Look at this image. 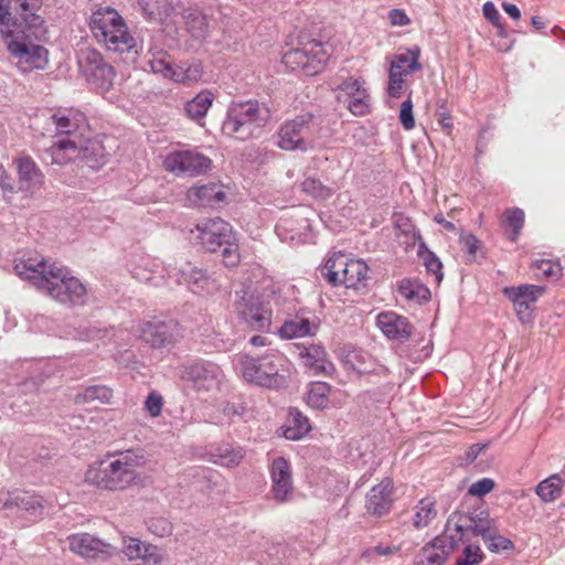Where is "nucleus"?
<instances>
[{"label":"nucleus","instance_id":"obj_51","mask_svg":"<svg viewBox=\"0 0 565 565\" xmlns=\"http://www.w3.org/2000/svg\"><path fill=\"white\" fill-rule=\"evenodd\" d=\"M483 542L491 552H495V553H499L502 551H508L513 547V543L509 539L502 536L499 533L498 526H495L493 529L492 533H489L483 539Z\"/></svg>","mask_w":565,"mask_h":565},{"label":"nucleus","instance_id":"obj_37","mask_svg":"<svg viewBox=\"0 0 565 565\" xmlns=\"http://www.w3.org/2000/svg\"><path fill=\"white\" fill-rule=\"evenodd\" d=\"M311 429L309 419L297 408H290L287 424L284 430L285 438L289 440H299Z\"/></svg>","mask_w":565,"mask_h":565},{"label":"nucleus","instance_id":"obj_64","mask_svg":"<svg viewBox=\"0 0 565 565\" xmlns=\"http://www.w3.org/2000/svg\"><path fill=\"white\" fill-rule=\"evenodd\" d=\"M484 444H473L466 451V463H471L484 450Z\"/></svg>","mask_w":565,"mask_h":565},{"label":"nucleus","instance_id":"obj_3","mask_svg":"<svg viewBox=\"0 0 565 565\" xmlns=\"http://www.w3.org/2000/svg\"><path fill=\"white\" fill-rule=\"evenodd\" d=\"M44 119L41 127L42 135L63 136L65 139L54 141L47 149L52 163L65 164L67 158L64 154L68 151H76L81 147L83 138L89 135L87 118L85 114L75 108H61L55 111H49L35 119V125L40 126V120Z\"/></svg>","mask_w":565,"mask_h":565},{"label":"nucleus","instance_id":"obj_22","mask_svg":"<svg viewBox=\"0 0 565 565\" xmlns=\"http://www.w3.org/2000/svg\"><path fill=\"white\" fill-rule=\"evenodd\" d=\"M275 231L282 242H306L310 223L307 217L300 214V210H292V213H287L279 218Z\"/></svg>","mask_w":565,"mask_h":565},{"label":"nucleus","instance_id":"obj_54","mask_svg":"<svg viewBox=\"0 0 565 565\" xmlns=\"http://www.w3.org/2000/svg\"><path fill=\"white\" fill-rule=\"evenodd\" d=\"M398 118L404 129L412 130L415 127L413 102L411 98H407L402 103Z\"/></svg>","mask_w":565,"mask_h":565},{"label":"nucleus","instance_id":"obj_44","mask_svg":"<svg viewBox=\"0 0 565 565\" xmlns=\"http://www.w3.org/2000/svg\"><path fill=\"white\" fill-rule=\"evenodd\" d=\"M418 50L416 52L397 54L392 61L390 70H394L396 66L397 68L395 70V73L407 76L422 68V65L418 62Z\"/></svg>","mask_w":565,"mask_h":565},{"label":"nucleus","instance_id":"obj_41","mask_svg":"<svg viewBox=\"0 0 565 565\" xmlns=\"http://www.w3.org/2000/svg\"><path fill=\"white\" fill-rule=\"evenodd\" d=\"M562 488L561 477L552 475L536 486L535 492L543 502H553L561 497Z\"/></svg>","mask_w":565,"mask_h":565},{"label":"nucleus","instance_id":"obj_33","mask_svg":"<svg viewBox=\"0 0 565 565\" xmlns=\"http://www.w3.org/2000/svg\"><path fill=\"white\" fill-rule=\"evenodd\" d=\"M81 143V147L76 149V151H68L64 154L65 157H68L67 162L79 159L93 170H97L105 164L106 160L104 148L98 141L90 138V134L85 136Z\"/></svg>","mask_w":565,"mask_h":565},{"label":"nucleus","instance_id":"obj_20","mask_svg":"<svg viewBox=\"0 0 565 565\" xmlns=\"http://www.w3.org/2000/svg\"><path fill=\"white\" fill-rule=\"evenodd\" d=\"M0 503L6 510L21 513L31 520H36L43 514V500L41 497L28 491H14L0 498Z\"/></svg>","mask_w":565,"mask_h":565},{"label":"nucleus","instance_id":"obj_6","mask_svg":"<svg viewBox=\"0 0 565 565\" xmlns=\"http://www.w3.org/2000/svg\"><path fill=\"white\" fill-rule=\"evenodd\" d=\"M270 117V109L266 103L256 99L233 102L227 108L222 131L237 140H248L260 134Z\"/></svg>","mask_w":565,"mask_h":565},{"label":"nucleus","instance_id":"obj_50","mask_svg":"<svg viewBox=\"0 0 565 565\" xmlns=\"http://www.w3.org/2000/svg\"><path fill=\"white\" fill-rule=\"evenodd\" d=\"M348 104L349 110L355 116H363L370 110V95L367 89L364 88L352 96L350 99H344Z\"/></svg>","mask_w":565,"mask_h":565},{"label":"nucleus","instance_id":"obj_56","mask_svg":"<svg viewBox=\"0 0 565 565\" xmlns=\"http://www.w3.org/2000/svg\"><path fill=\"white\" fill-rule=\"evenodd\" d=\"M460 244L462 250L467 254L469 260L476 259L477 250L479 248V239L472 234H462L460 236Z\"/></svg>","mask_w":565,"mask_h":565},{"label":"nucleus","instance_id":"obj_18","mask_svg":"<svg viewBox=\"0 0 565 565\" xmlns=\"http://www.w3.org/2000/svg\"><path fill=\"white\" fill-rule=\"evenodd\" d=\"M271 495L278 503L290 501L294 493L290 463L284 457H276L270 465Z\"/></svg>","mask_w":565,"mask_h":565},{"label":"nucleus","instance_id":"obj_2","mask_svg":"<svg viewBox=\"0 0 565 565\" xmlns=\"http://www.w3.org/2000/svg\"><path fill=\"white\" fill-rule=\"evenodd\" d=\"M21 278L31 280L41 291L61 303L82 306L87 300V290L83 282L70 275L64 266L44 259L29 258L14 265Z\"/></svg>","mask_w":565,"mask_h":565},{"label":"nucleus","instance_id":"obj_15","mask_svg":"<svg viewBox=\"0 0 565 565\" xmlns=\"http://www.w3.org/2000/svg\"><path fill=\"white\" fill-rule=\"evenodd\" d=\"M79 65L88 81L102 92H107L114 83L115 70L105 63L102 54L96 50H86L81 53Z\"/></svg>","mask_w":565,"mask_h":565},{"label":"nucleus","instance_id":"obj_55","mask_svg":"<svg viewBox=\"0 0 565 565\" xmlns=\"http://www.w3.org/2000/svg\"><path fill=\"white\" fill-rule=\"evenodd\" d=\"M494 481L490 478L477 480L468 488V493L472 497L482 498L494 489Z\"/></svg>","mask_w":565,"mask_h":565},{"label":"nucleus","instance_id":"obj_43","mask_svg":"<svg viewBox=\"0 0 565 565\" xmlns=\"http://www.w3.org/2000/svg\"><path fill=\"white\" fill-rule=\"evenodd\" d=\"M436 515L437 510L435 507V501L428 498L422 499L415 507L413 526L418 530L426 527L436 518Z\"/></svg>","mask_w":565,"mask_h":565},{"label":"nucleus","instance_id":"obj_61","mask_svg":"<svg viewBox=\"0 0 565 565\" xmlns=\"http://www.w3.org/2000/svg\"><path fill=\"white\" fill-rule=\"evenodd\" d=\"M425 266L428 273L435 275L437 281L443 279V265L436 256L430 254L429 257L425 260Z\"/></svg>","mask_w":565,"mask_h":565},{"label":"nucleus","instance_id":"obj_42","mask_svg":"<svg viewBox=\"0 0 565 565\" xmlns=\"http://www.w3.org/2000/svg\"><path fill=\"white\" fill-rule=\"evenodd\" d=\"M330 385L324 382L311 383L307 391V404L315 409H323L329 404Z\"/></svg>","mask_w":565,"mask_h":565},{"label":"nucleus","instance_id":"obj_8","mask_svg":"<svg viewBox=\"0 0 565 565\" xmlns=\"http://www.w3.org/2000/svg\"><path fill=\"white\" fill-rule=\"evenodd\" d=\"M194 239L207 252H220L226 267H235L241 260L237 239L230 223L220 217L205 218L192 230Z\"/></svg>","mask_w":565,"mask_h":565},{"label":"nucleus","instance_id":"obj_53","mask_svg":"<svg viewBox=\"0 0 565 565\" xmlns=\"http://www.w3.org/2000/svg\"><path fill=\"white\" fill-rule=\"evenodd\" d=\"M396 68L397 67L395 66L394 70H390L388 72L387 94L392 98L401 97L402 89L404 88L405 85V75L395 73Z\"/></svg>","mask_w":565,"mask_h":565},{"label":"nucleus","instance_id":"obj_34","mask_svg":"<svg viewBox=\"0 0 565 565\" xmlns=\"http://www.w3.org/2000/svg\"><path fill=\"white\" fill-rule=\"evenodd\" d=\"M188 201L195 206L214 207L225 199L222 185L207 183L189 189L186 193Z\"/></svg>","mask_w":565,"mask_h":565},{"label":"nucleus","instance_id":"obj_19","mask_svg":"<svg viewBox=\"0 0 565 565\" xmlns=\"http://www.w3.org/2000/svg\"><path fill=\"white\" fill-rule=\"evenodd\" d=\"M131 275L140 282L161 286L170 279L171 266L150 256H141L131 269Z\"/></svg>","mask_w":565,"mask_h":565},{"label":"nucleus","instance_id":"obj_35","mask_svg":"<svg viewBox=\"0 0 565 565\" xmlns=\"http://www.w3.org/2000/svg\"><path fill=\"white\" fill-rule=\"evenodd\" d=\"M245 449L235 443H221L211 446L209 456L215 465L233 468L241 463L245 457Z\"/></svg>","mask_w":565,"mask_h":565},{"label":"nucleus","instance_id":"obj_10","mask_svg":"<svg viewBox=\"0 0 565 565\" xmlns=\"http://www.w3.org/2000/svg\"><path fill=\"white\" fill-rule=\"evenodd\" d=\"M367 265L361 259H351L341 252L328 257L321 276L332 286L359 289L367 279Z\"/></svg>","mask_w":565,"mask_h":565},{"label":"nucleus","instance_id":"obj_40","mask_svg":"<svg viewBox=\"0 0 565 565\" xmlns=\"http://www.w3.org/2000/svg\"><path fill=\"white\" fill-rule=\"evenodd\" d=\"M185 26L188 32L195 40H203L209 32V23L206 17L196 9H190L185 14Z\"/></svg>","mask_w":565,"mask_h":565},{"label":"nucleus","instance_id":"obj_63","mask_svg":"<svg viewBox=\"0 0 565 565\" xmlns=\"http://www.w3.org/2000/svg\"><path fill=\"white\" fill-rule=\"evenodd\" d=\"M438 115V122L443 127V129L449 134L452 129V118L450 114L447 111V109L441 106L437 113Z\"/></svg>","mask_w":565,"mask_h":565},{"label":"nucleus","instance_id":"obj_48","mask_svg":"<svg viewBox=\"0 0 565 565\" xmlns=\"http://www.w3.org/2000/svg\"><path fill=\"white\" fill-rule=\"evenodd\" d=\"M175 75L172 81L182 84H191L198 82L202 76V66L199 63L189 65H175Z\"/></svg>","mask_w":565,"mask_h":565},{"label":"nucleus","instance_id":"obj_39","mask_svg":"<svg viewBox=\"0 0 565 565\" xmlns=\"http://www.w3.org/2000/svg\"><path fill=\"white\" fill-rule=\"evenodd\" d=\"M213 99L214 96L209 90L199 93L193 99L185 104L184 110L188 117L195 121L202 120L212 106Z\"/></svg>","mask_w":565,"mask_h":565},{"label":"nucleus","instance_id":"obj_62","mask_svg":"<svg viewBox=\"0 0 565 565\" xmlns=\"http://www.w3.org/2000/svg\"><path fill=\"white\" fill-rule=\"evenodd\" d=\"M388 20H390L391 24L395 25V26H404V25L409 24V22H411L409 18L405 13V11L399 10V9H392L388 12Z\"/></svg>","mask_w":565,"mask_h":565},{"label":"nucleus","instance_id":"obj_30","mask_svg":"<svg viewBox=\"0 0 565 565\" xmlns=\"http://www.w3.org/2000/svg\"><path fill=\"white\" fill-rule=\"evenodd\" d=\"M170 279L185 285L194 294L202 292L210 284L206 271L191 263H185L180 268L171 267Z\"/></svg>","mask_w":565,"mask_h":565},{"label":"nucleus","instance_id":"obj_14","mask_svg":"<svg viewBox=\"0 0 565 565\" xmlns=\"http://www.w3.org/2000/svg\"><path fill=\"white\" fill-rule=\"evenodd\" d=\"M182 379L190 382L198 392H209L217 388L223 372L213 362L199 360L183 365Z\"/></svg>","mask_w":565,"mask_h":565},{"label":"nucleus","instance_id":"obj_57","mask_svg":"<svg viewBox=\"0 0 565 565\" xmlns=\"http://www.w3.org/2000/svg\"><path fill=\"white\" fill-rule=\"evenodd\" d=\"M149 530L157 536L163 537L172 532L171 523L166 519H152L148 523Z\"/></svg>","mask_w":565,"mask_h":565},{"label":"nucleus","instance_id":"obj_28","mask_svg":"<svg viewBox=\"0 0 565 565\" xmlns=\"http://www.w3.org/2000/svg\"><path fill=\"white\" fill-rule=\"evenodd\" d=\"M298 289L290 284L275 285L264 292L268 306H275L278 311L286 316L299 310Z\"/></svg>","mask_w":565,"mask_h":565},{"label":"nucleus","instance_id":"obj_29","mask_svg":"<svg viewBox=\"0 0 565 565\" xmlns=\"http://www.w3.org/2000/svg\"><path fill=\"white\" fill-rule=\"evenodd\" d=\"M309 312L299 309L292 312V316L284 321L278 332L284 339L303 338L315 335L318 330V323L311 320Z\"/></svg>","mask_w":565,"mask_h":565},{"label":"nucleus","instance_id":"obj_59","mask_svg":"<svg viewBox=\"0 0 565 565\" xmlns=\"http://www.w3.org/2000/svg\"><path fill=\"white\" fill-rule=\"evenodd\" d=\"M482 12H483L484 18L490 23H492L495 28L500 29L501 31L503 30V26L500 22L501 15L492 2H490V1L486 2L482 7Z\"/></svg>","mask_w":565,"mask_h":565},{"label":"nucleus","instance_id":"obj_52","mask_svg":"<svg viewBox=\"0 0 565 565\" xmlns=\"http://www.w3.org/2000/svg\"><path fill=\"white\" fill-rule=\"evenodd\" d=\"M483 558V554L479 545L468 544L465 546L462 554L456 559V565H477Z\"/></svg>","mask_w":565,"mask_h":565},{"label":"nucleus","instance_id":"obj_24","mask_svg":"<svg viewBox=\"0 0 565 565\" xmlns=\"http://www.w3.org/2000/svg\"><path fill=\"white\" fill-rule=\"evenodd\" d=\"M122 553L128 559L127 565H159L161 554L157 546L141 542L136 537L122 539Z\"/></svg>","mask_w":565,"mask_h":565},{"label":"nucleus","instance_id":"obj_26","mask_svg":"<svg viewBox=\"0 0 565 565\" xmlns=\"http://www.w3.org/2000/svg\"><path fill=\"white\" fill-rule=\"evenodd\" d=\"M393 502V482L384 479L367 492L365 509L369 514L381 518L391 511Z\"/></svg>","mask_w":565,"mask_h":565},{"label":"nucleus","instance_id":"obj_12","mask_svg":"<svg viewBox=\"0 0 565 565\" xmlns=\"http://www.w3.org/2000/svg\"><path fill=\"white\" fill-rule=\"evenodd\" d=\"M241 319L248 328L256 331H269L273 308L263 295L244 294L236 306Z\"/></svg>","mask_w":565,"mask_h":565},{"label":"nucleus","instance_id":"obj_9","mask_svg":"<svg viewBox=\"0 0 565 565\" xmlns=\"http://www.w3.org/2000/svg\"><path fill=\"white\" fill-rule=\"evenodd\" d=\"M320 122L310 113L284 121L277 132L276 145L285 151L307 152L320 138Z\"/></svg>","mask_w":565,"mask_h":565},{"label":"nucleus","instance_id":"obj_5","mask_svg":"<svg viewBox=\"0 0 565 565\" xmlns=\"http://www.w3.org/2000/svg\"><path fill=\"white\" fill-rule=\"evenodd\" d=\"M237 374L255 385L278 390L287 385L290 362L285 354L268 349L263 355L237 354L233 359Z\"/></svg>","mask_w":565,"mask_h":565},{"label":"nucleus","instance_id":"obj_16","mask_svg":"<svg viewBox=\"0 0 565 565\" xmlns=\"http://www.w3.org/2000/svg\"><path fill=\"white\" fill-rule=\"evenodd\" d=\"M544 292L545 287L530 284L502 289V294L512 302L516 317L522 323L532 321L533 306Z\"/></svg>","mask_w":565,"mask_h":565},{"label":"nucleus","instance_id":"obj_45","mask_svg":"<svg viewBox=\"0 0 565 565\" xmlns=\"http://www.w3.org/2000/svg\"><path fill=\"white\" fill-rule=\"evenodd\" d=\"M111 396L113 392L109 387L104 385H93L76 394L75 402L77 404L90 403L94 401L107 403L110 401Z\"/></svg>","mask_w":565,"mask_h":565},{"label":"nucleus","instance_id":"obj_47","mask_svg":"<svg viewBox=\"0 0 565 565\" xmlns=\"http://www.w3.org/2000/svg\"><path fill=\"white\" fill-rule=\"evenodd\" d=\"M301 191L317 200L329 199L333 190L324 185L319 179L306 177L300 184Z\"/></svg>","mask_w":565,"mask_h":565},{"label":"nucleus","instance_id":"obj_49","mask_svg":"<svg viewBox=\"0 0 565 565\" xmlns=\"http://www.w3.org/2000/svg\"><path fill=\"white\" fill-rule=\"evenodd\" d=\"M364 88V81L361 78L349 77L337 85V99L344 103V99H350Z\"/></svg>","mask_w":565,"mask_h":565},{"label":"nucleus","instance_id":"obj_23","mask_svg":"<svg viewBox=\"0 0 565 565\" xmlns=\"http://www.w3.org/2000/svg\"><path fill=\"white\" fill-rule=\"evenodd\" d=\"M451 535H440L427 543L416 555L415 565H443L456 547Z\"/></svg>","mask_w":565,"mask_h":565},{"label":"nucleus","instance_id":"obj_31","mask_svg":"<svg viewBox=\"0 0 565 565\" xmlns=\"http://www.w3.org/2000/svg\"><path fill=\"white\" fill-rule=\"evenodd\" d=\"M18 172L19 190L33 192L44 183V174L30 157H19L13 161Z\"/></svg>","mask_w":565,"mask_h":565},{"label":"nucleus","instance_id":"obj_7","mask_svg":"<svg viewBox=\"0 0 565 565\" xmlns=\"http://www.w3.org/2000/svg\"><path fill=\"white\" fill-rule=\"evenodd\" d=\"M89 29L98 43L108 51L138 53L136 40L130 35L122 17L110 7H98L90 15Z\"/></svg>","mask_w":565,"mask_h":565},{"label":"nucleus","instance_id":"obj_25","mask_svg":"<svg viewBox=\"0 0 565 565\" xmlns=\"http://www.w3.org/2000/svg\"><path fill=\"white\" fill-rule=\"evenodd\" d=\"M376 326L387 339L399 343L406 342L413 332V326L408 319L394 311L379 313Z\"/></svg>","mask_w":565,"mask_h":565},{"label":"nucleus","instance_id":"obj_36","mask_svg":"<svg viewBox=\"0 0 565 565\" xmlns=\"http://www.w3.org/2000/svg\"><path fill=\"white\" fill-rule=\"evenodd\" d=\"M397 290L401 297L414 305H422L430 298V290L416 279H402Z\"/></svg>","mask_w":565,"mask_h":565},{"label":"nucleus","instance_id":"obj_46","mask_svg":"<svg viewBox=\"0 0 565 565\" xmlns=\"http://www.w3.org/2000/svg\"><path fill=\"white\" fill-rule=\"evenodd\" d=\"M525 215L523 210L519 207L508 209L504 212V224L508 231V237L511 242H515L524 225Z\"/></svg>","mask_w":565,"mask_h":565},{"label":"nucleus","instance_id":"obj_21","mask_svg":"<svg viewBox=\"0 0 565 565\" xmlns=\"http://www.w3.org/2000/svg\"><path fill=\"white\" fill-rule=\"evenodd\" d=\"M140 338L152 348H164L179 335L178 323L170 321H147L140 327Z\"/></svg>","mask_w":565,"mask_h":565},{"label":"nucleus","instance_id":"obj_27","mask_svg":"<svg viewBox=\"0 0 565 565\" xmlns=\"http://www.w3.org/2000/svg\"><path fill=\"white\" fill-rule=\"evenodd\" d=\"M298 358L312 375H329L334 371L326 349L320 344L298 347Z\"/></svg>","mask_w":565,"mask_h":565},{"label":"nucleus","instance_id":"obj_32","mask_svg":"<svg viewBox=\"0 0 565 565\" xmlns=\"http://www.w3.org/2000/svg\"><path fill=\"white\" fill-rule=\"evenodd\" d=\"M497 526L495 520L491 519L488 511L475 512L470 515H461L459 521L455 523V530L463 536L465 532L470 531L475 535H479L482 540L493 532Z\"/></svg>","mask_w":565,"mask_h":565},{"label":"nucleus","instance_id":"obj_60","mask_svg":"<svg viewBox=\"0 0 565 565\" xmlns=\"http://www.w3.org/2000/svg\"><path fill=\"white\" fill-rule=\"evenodd\" d=\"M539 268L542 270V274L547 278L557 279L561 277L562 267L559 264H553L551 260H541L539 264Z\"/></svg>","mask_w":565,"mask_h":565},{"label":"nucleus","instance_id":"obj_38","mask_svg":"<svg viewBox=\"0 0 565 565\" xmlns=\"http://www.w3.org/2000/svg\"><path fill=\"white\" fill-rule=\"evenodd\" d=\"M148 53L150 57L147 64L150 71L172 79L173 75H175V65L172 64L167 52L161 49L150 47Z\"/></svg>","mask_w":565,"mask_h":565},{"label":"nucleus","instance_id":"obj_1","mask_svg":"<svg viewBox=\"0 0 565 565\" xmlns=\"http://www.w3.org/2000/svg\"><path fill=\"white\" fill-rule=\"evenodd\" d=\"M40 0H0V35L18 68L23 73L44 70L47 50L34 43L33 28L42 20L35 14Z\"/></svg>","mask_w":565,"mask_h":565},{"label":"nucleus","instance_id":"obj_13","mask_svg":"<svg viewBox=\"0 0 565 565\" xmlns=\"http://www.w3.org/2000/svg\"><path fill=\"white\" fill-rule=\"evenodd\" d=\"M212 160L196 150H180L169 153L163 166L177 175L194 177L210 170Z\"/></svg>","mask_w":565,"mask_h":565},{"label":"nucleus","instance_id":"obj_58","mask_svg":"<svg viewBox=\"0 0 565 565\" xmlns=\"http://www.w3.org/2000/svg\"><path fill=\"white\" fill-rule=\"evenodd\" d=\"M145 408L152 417L159 416L162 409L161 395L156 392H151L145 401Z\"/></svg>","mask_w":565,"mask_h":565},{"label":"nucleus","instance_id":"obj_17","mask_svg":"<svg viewBox=\"0 0 565 565\" xmlns=\"http://www.w3.org/2000/svg\"><path fill=\"white\" fill-rule=\"evenodd\" d=\"M68 548L83 558L108 559L117 553L110 543L90 533H75L67 537Z\"/></svg>","mask_w":565,"mask_h":565},{"label":"nucleus","instance_id":"obj_4","mask_svg":"<svg viewBox=\"0 0 565 565\" xmlns=\"http://www.w3.org/2000/svg\"><path fill=\"white\" fill-rule=\"evenodd\" d=\"M145 463L146 455L140 448L108 452L104 460L89 467L85 480L100 489L125 490L139 480L138 469Z\"/></svg>","mask_w":565,"mask_h":565},{"label":"nucleus","instance_id":"obj_11","mask_svg":"<svg viewBox=\"0 0 565 565\" xmlns=\"http://www.w3.org/2000/svg\"><path fill=\"white\" fill-rule=\"evenodd\" d=\"M329 57L330 46L312 40L302 47L287 51L281 62L291 71L303 70L307 75H313L323 68Z\"/></svg>","mask_w":565,"mask_h":565}]
</instances>
